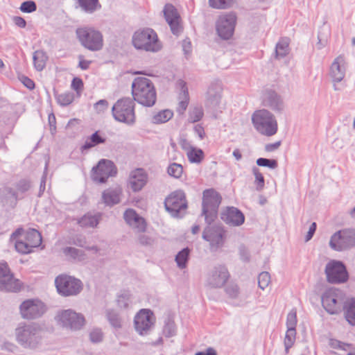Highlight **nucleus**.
<instances>
[{
    "instance_id": "obj_1",
    "label": "nucleus",
    "mask_w": 355,
    "mask_h": 355,
    "mask_svg": "<svg viewBox=\"0 0 355 355\" xmlns=\"http://www.w3.org/2000/svg\"><path fill=\"white\" fill-rule=\"evenodd\" d=\"M16 341L23 348L35 349L43 340L42 327L36 322L21 323L15 329Z\"/></svg>"
},
{
    "instance_id": "obj_2",
    "label": "nucleus",
    "mask_w": 355,
    "mask_h": 355,
    "mask_svg": "<svg viewBox=\"0 0 355 355\" xmlns=\"http://www.w3.org/2000/svg\"><path fill=\"white\" fill-rule=\"evenodd\" d=\"M133 101L146 106H153L157 100V93L153 82L145 77L135 78L132 83Z\"/></svg>"
},
{
    "instance_id": "obj_3",
    "label": "nucleus",
    "mask_w": 355,
    "mask_h": 355,
    "mask_svg": "<svg viewBox=\"0 0 355 355\" xmlns=\"http://www.w3.org/2000/svg\"><path fill=\"white\" fill-rule=\"evenodd\" d=\"M252 121L254 128L261 135L271 137L277 132L278 124L276 118L268 110L255 111L252 115Z\"/></svg>"
},
{
    "instance_id": "obj_4",
    "label": "nucleus",
    "mask_w": 355,
    "mask_h": 355,
    "mask_svg": "<svg viewBox=\"0 0 355 355\" xmlns=\"http://www.w3.org/2000/svg\"><path fill=\"white\" fill-rule=\"evenodd\" d=\"M23 233L24 230L18 228L12 234L11 239H16L15 246L17 252L21 254H28L33 251V248L41 244L42 236L37 230L31 229L24 233L23 239H17Z\"/></svg>"
},
{
    "instance_id": "obj_5",
    "label": "nucleus",
    "mask_w": 355,
    "mask_h": 355,
    "mask_svg": "<svg viewBox=\"0 0 355 355\" xmlns=\"http://www.w3.org/2000/svg\"><path fill=\"white\" fill-rule=\"evenodd\" d=\"M132 44L137 49L157 52L162 49L156 32L152 28L138 30L132 35Z\"/></svg>"
},
{
    "instance_id": "obj_6",
    "label": "nucleus",
    "mask_w": 355,
    "mask_h": 355,
    "mask_svg": "<svg viewBox=\"0 0 355 355\" xmlns=\"http://www.w3.org/2000/svg\"><path fill=\"white\" fill-rule=\"evenodd\" d=\"M76 37L80 44L91 51H98L103 47V34L97 29L90 26L78 28Z\"/></svg>"
},
{
    "instance_id": "obj_7",
    "label": "nucleus",
    "mask_w": 355,
    "mask_h": 355,
    "mask_svg": "<svg viewBox=\"0 0 355 355\" xmlns=\"http://www.w3.org/2000/svg\"><path fill=\"white\" fill-rule=\"evenodd\" d=\"M222 198L214 189H206L202 193V213L207 224L213 223L218 216Z\"/></svg>"
},
{
    "instance_id": "obj_8",
    "label": "nucleus",
    "mask_w": 355,
    "mask_h": 355,
    "mask_svg": "<svg viewBox=\"0 0 355 355\" xmlns=\"http://www.w3.org/2000/svg\"><path fill=\"white\" fill-rule=\"evenodd\" d=\"M135 105L130 98L119 99L112 108L113 117L117 121L133 125L135 122Z\"/></svg>"
},
{
    "instance_id": "obj_9",
    "label": "nucleus",
    "mask_w": 355,
    "mask_h": 355,
    "mask_svg": "<svg viewBox=\"0 0 355 355\" xmlns=\"http://www.w3.org/2000/svg\"><path fill=\"white\" fill-rule=\"evenodd\" d=\"M55 284L59 294L62 296H73L83 289L82 282L72 276L60 275L55 279Z\"/></svg>"
},
{
    "instance_id": "obj_10",
    "label": "nucleus",
    "mask_w": 355,
    "mask_h": 355,
    "mask_svg": "<svg viewBox=\"0 0 355 355\" xmlns=\"http://www.w3.org/2000/svg\"><path fill=\"white\" fill-rule=\"evenodd\" d=\"M207 224L202 232V238L209 242L211 251L222 248L225 241V230L220 225Z\"/></svg>"
},
{
    "instance_id": "obj_11",
    "label": "nucleus",
    "mask_w": 355,
    "mask_h": 355,
    "mask_svg": "<svg viewBox=\"0 0 355 355\" xmlns=\"http://www.w3.org/2000/svg\"><path fill=\"white\" fill-rule=\"evenodd\" d=\"M324 273L328 282L341 284L348 280L349 275L345 264L338 260H331L325 267Z\"/></svg>"
},
{
    "instance_id": "obj_12",
    "label": "nucleus",
    "mask_w": 355,
    "mask_h": 355,
    "mask_svg": "<svg viewBox=\"0 0 355 355\" xmlns=\"http://www.w3.org/2000/svg\"><path fill=\"white\" fill-rule=\"evenodd\" d=\"M164 206L173 217H179L182 211L187 209V200L182 190L172 192L164 200Z\"/></svg>"
},
{
    "instance_id": "obj_13",
    "label": "nucleus",
    "mask_w": 355,
    "mask_h": 355,
    "mask_svg": "<svg viewBox=\"0 0 355 355\" xmlns=\"http://www.w3.org/2000/svg\"><path fill=\"white\" fill-rule=\"evenodd\" d=\"M59 324L71 330H79L85 324V318L71 309L62 310L55 317Z\"/></svg>"
},
{
    "instance_id": "obj_14",
    "label": "nucleus",
    "mask_w": 355,
    "mask_h": 355,
    "mask_svg": "<svg viewBox=\"0 0 355 355\" xmlns=\"http://www.w3.org/2000/svg\"><path fill=\"white\" fill-rule=\"evenodd\" d=\"M116 174V169L114 163L107 159H101L96 166L93 167L92 178L98 183H105L109 177Z\"/></svg>"
},
{
    "instance_id": "obj_15",
    "label": "nucleus",
    "mask_w": 355,
    "mask_h": 355,
    "mask_svg": "<svg viewBox=\"0 0 355 355\" xmlns=\"http://www.w3.org/2000/svg\"><path fill=\"white\" fill-rule=\"evenodd\" d=\"M343 304L341 293L338 290H329L322 296V304L324 309L330 314H336Z\"/></svg>"
},
{
    "instance_id": "obj_16",
    "label": "nucleus",
    "mask_w": 355,
    "mask_h": 355,
    "mask_svg": "<svg viewBox=\"0 0 355 355\" xmlns=\"http://www.w3.org/2000/svg\"><path fill=\"white\" fill-rule=\"evenodd\" d=\"M20 289V282L14 278L7 263H0V291L17 292Z\"/></svg>"
},
{
    "instance_id": "obj_17",
    "label": "nucleus",
    "mask_w": 355,
    "mask_h": 355,
    "mask_svg": "<svg viewBox=\"0 0 355 355\" xmlns=\"http://www.w3.org/2000/svg\"><path fill=\"white\" fill-rule=\"evenodd\" d=\"M135 328L140 335H146L154 326L155 317L149 309H141L135 315Z\"/></svg>"
},
{
    "instance_id": "obj_18",
    "label": "nucleus",
    "mask_w": 355,
    "mask_h": 355,
    "mask_svg": "<svg viewBox=\"0 0 355 355\" xmlns=\"http://www.w3.org/2000/svg\"><path fill=\"white\" fill-rule=\"evenodd\" d=\"M20 313L24 319L33 320L41 317L45 312L44 304L35 300H27L19 307Z\"/></svg>"
},
{
    "instance_id": "obj_19",
    "label": "nucleus",
    "mask_w": 355,
    "mask_h": 355,
    "mask_svg": "<svg viewBox=\"0 0 355 355\" xmlns=\"http://www.w3.org/2000/svg\"><path fill=\"white\" fill-rule=\"evenodd\" d=\"M223 85L219 80H215L210 83L208 87L205 106L214 111H217L222 99Z\"/></svg>"
},
{
    "instance_id": "obj_20",
    "label": "nucleus",
    "mask_w": 355,
    "mask_h": 355,
    "mask_svg": "<svg viewBox=\"0 0 355 355\" xmlns=\"http://www.w3.org/2000/svg\"><path fill=\"white\" fill-rule=\"evenodd\" d=\"M236 17L233 13L222 15L216 22V31L223 40L230 39L234 33Z\"/></svg>"
},
{
    "instance_id": "obj_21",
    "label": "nucleus",
    "mask_w": 355,
    "mask_h": 355,
    "mask_svg": "<svg viewBox=\"0 0 355 355\" xmlns=\"http://www.w3.org/2000/svg\"><path fill=\"white\" fill-rule=\"evenodd\" d=\"M230 277L227 268L223 265H218L210 271L207 277V284L211 288H221Z\"/></svg>"
},
{
    "instance_id": "obj_22",
    "label": "nucleus",
    "mask_w": 355,
    "mask_h": 355,
    "mask_svg": "<svg viewBox=\"0 0 355 355\" xmlns=\"http://www.w3.org/2000/svg\"><path fill=\"white\" fill-rule=\"evenodd\" d=\"M164 18L168 24L173 34L179 35L182 31L180 17L177 9L171 3L166 4L163 10Z\"/></svg>"
},
{
    "instance_id": "obj_23",
    "label": "nucleus",
    "mask_w": 355,
    "mask_h": 355,
    "mask_svg": "<svg viewBox=\"0 0 355 355\" xmlns=\"http://www.w3.org/2000/svg\"><path fill=\"white\" fill-rule=\"evenodd\" d=\"M345 58L343 55L338 56L330 68V76L334 83V89L336 91L340 90L341 88L337 86L338 83H340L345 76Z\"/></svg>"
},
{
    "instance_id": "obj_24",
    "label": "nucleus",
    "mask_w": 355,
    "mask_h": 355,
    "mask_svg": "<svg viewBox=\"0 0 355 355\" xmlns=\"http://www.w3.org/2000/svg\"><path fill=\"white\" fill-rule=\"evenodd\" d=\"M262 103L264 106L279 113L283 112L285 107L282 96L272 89H266L264 92Z\"/></svg>"
},
{
    "instance_id": "obj_25",
    "label": "nucleus",
    "mask_w": 355,
    "mask_h": 355,
    "mask_svg": "<svg viewBox=\"0 0 355 355\" xmlns=\"http://www.w3.org/2000/svg\"><path fill=\"white\" fill-rule=\"evenodd\" d=\"M223 221L230 226H240L245 221L243 214L236 207H227L220 214Z\"/></svg>"
},
{
    "instance_id": "obj_26",
    "label": "nucleus",
    "mask_w": 355,
    "mask_h": 355,
    "mask_svg": "<svg viewBox=\"0 0 355 355\" xmlns=\"http://www.w3.org/2000/svg\"><path fill=\"white\" fill-rule=\"evenodd\" d=\"M148 182V175L142 168L131 172L128 179V185L134 192L141 191Z\"/></svg>"
},
{
    "instance_id": "obj_27",
    "label": "nucleus",
    "mask_w": 355,
    "mask_h": 355,
    "mask_svg": "<svg viewBox=\"0 0 355 355\" xmlns=\"http://www.w3.org/2000/svg\"><path fill=\"white\" fill-rule=\"evenodd\" d=\"M329 246L334 250L339 252L350 249L345 229L337 231L331 236Z\"/></svg>"
},
{
    "instance_id": "obj_28",
    "label": "nucleus",
    "mask_w": 355,
    "mask_h": 355,
    "mask_svg": "<svg viewBox=\"0 0 355 355\" xmlns=\"http://www.w3.org/2000/svg\"><path fill=\"white\" fill-rule=\"evenodd\" d=\"M122 193L121 188L108 189L102 193L103 203L109 207H112L120 202V196Z\"/></svg>"
},
{
    "instance_id": "obj_29",
    "label": "nucleus",
    "mask_w": 355,
    "mask_h": 355,
    "mask_svg": "<svg viewBox=\"0 0 355 355\" xmlns=\"http://www.w3.org/2000/svg\"><path fill=\"white\" fill-rule=\"evenodd\" d=\"M178 85L180 87L181 91L179 94L180 102L178 103V107H177V111L180 114H182L187 110L189 105V96L188 88L186 85V83L184 80H180L178 81Z\"/></svg>"
},
{
    "instance_id": "obj_30",
    "label": "nucleus",
    "mask_w": 355,
    "mask_h": 355,
    "mask_svg": "<svg viewBox=\"0 0 355 355\" xmlns=\"http://www.w3.org/2000/svg\"><path fill=\"white\" fill-rule=\"evenodd\" d=\"M76 3V8L87 14H92L101 8L98 0H77Z\"/></svg>"
},
{
    "instance_id": "obj_31",
    "label": "nucleus",
    "mask_w": 355,
    "mask_h": 355,
    "mask_svg": "<svg viewBox=\"0 0 355 355\" xmlns=\"http://www.w3.org/2000/svg\"><path fill=\"white\" fill-rule=\"evenodd\" d=\"M101 218V214L98 213L96 214L92 215L89 213L85 214L83 217H81L78 223L83 227H95L99 223V221Z\"/></svg>"
},
{
    "instance_id": "obj_32",
    "label": "nucleus",
    "mask_w": 355,
    "mask_h": 355,
    "mask_svg": "<svg viewBox=\"0 0 355 355\" xmlns=\"http://www.w3.org/2000/svg\"><path fill=\"white\" fill-rule=\"evenodd\" d=\"M289 50V39L281 38L276 44L275 58L278 60L284 58L288 54Z\"/></svg>"
},
{
    "instance_id": "obj_33",
    "label": "nucleus",
    "mask_w": 355,
    "mask_h": 355,
    "mask_svg": "<svg viewBox=\"0 0 355 355\" xmlns=\"http://www.w3.org/2000/svg\"><path fill=\"white\" fill-rule=\"evenodd\" d=\"M105 142V139L99 135L98 131H96L86 139L81 149L82 150H88L98 144H104Z\"/></svg>"
},
{
    "instance_id": "obj_34",
    "label": "nucleus",
    "mask_w": 355,
    "mask_h": 355,
    "mask_svg": "<svg viewBox=\"0 0 355 355\" xmlns=\"http://www.w3.org/2000/svg\"><path fill=\"white\" fill-rule=\"evenodd\" d=\"M33 59L35 68L41 71L46 66L48 57L43 51H36L33 53Z\"/></svg>"
},
{
    "instance_id": "obj_35",
    "label": "nucleus",
    "mask_w": 355,
    "mask_h": 355,
    "mask_svg": "<svg viewBox=\"0 0 355 355\" xmlns=\"http://www.w3.org/2000/svg\"><path fill=\"white\" fill-rule=\"evenodd\" d=\"M63 253L67 257H70L71 259L79 261H83L86 259V254L83 250L73 247L64 248L63 249Z\"/></svg>"
},
{
    "instance_id": "obj_36",
    "label": "nucleus",
    "mask_w": 355,
    "mask_h": 355,
    "mask_svg": "<svg viewBox=\"0 0 355 355\" xmlns=\"http://www.w3.org/2000/svg\"><path fill=\"white\" fill-rule=\"evenodd\" d=\"M106 317L113 328L119 329L122 327L121 319L115 311L112 309H107L106 311Z\"/></svg>"
},
{
    "instance_id": "obj_37",
    "label": "nucleus",
    "mask_w": 355,
    "mask_h": 355,
    "mask_svg": "<svg viewBox=\"0 0 355 355\" xmlns=\"http://www.w3.org/2000/svg\"><path fill=\"white\" fill-rule=\"evenodd\" d=\"M173 116L170 110H164L155 114L152 118V122L155 124L164 123L168 121Z\"/></svg>"
},
{
    "instance_id": "obj_38",
    "label": "nucleus",
    "mask_w": 355,
    "mask_h": 355,
    "mask_svg": "<svg viewBox=\"0 0 355 355\" xmlns=\"http://www.w3.org/2000/svg\"><path fill=\"white\" fill-rule=\"evenodd\" d=\"M190 250L185 248L180 251L175 257V261L180 269L185 268L189 260Z\"/></svg>"
},
{
    "instance_id": "obj_39",
    "label": "nucleus",
    "mask_w": 355,
    "mask_h": 355,
    "mask_svg": "<svg viewBox=\"0 0 355 355\" xmlns=\"http://www.w3.org/2000/svg\"><path fill=\"white\" fill-rule=\"evenodd\" d=\"M189 161L191 163H200L204 159V152L200 148L193 147L187 153Z\"/></svg>"
},
{
    "instance_id": "obj_40",
    "label": "nucleus",
    "mask_w": 355,
    "mask_h": 355,
    "mask_svg": "<svg viewBox=\"0 0 355 355\" xmlns=\"http://www.w3.org/2000/svg\"><path fill=\"white\" fill-rule=\"evenodd\" d=\"M296 329L288 328L287 329L284 344L285 347V352L286 354L289 352V349L293 347L295 341Z\"/></svg>"
},
{
    "instance_id": "obj_41",
    "label": "nucleus",
    "mask_w": 355,
    "mask_h": 355,
    "mask_svg": "<svg viewBox=\"0 0 355 355\" xmlns=\"http://www.w3.org/2000/svg\"><path fill=\"white\" fill-rule=\"evenodd\" d=\"M55 99L61 106H67L74 100V94L72 92H66L60 94H55Z\"/></svg>"
},
{
    "instance_id": "obj_42",
    "label": "nucleus",
    "mask_w": 355,
    "mask_h": 355,
    "mask_svg": "<svg viewBox=\"0 0 355 355\" xmlns=\"http://www.w3.org/2000/svg\"><path fill=\"white\" fill-rule=\"evenodd\" d=\"M345 316L350 324L355 325V300H352L345 307Z\"/></svg>"
},
{
    "instance_id": "obj_43",
    "label": "nucleus",
    "mask_w": 355,
    "mask_h": 355,
    "mask_svg": "<svg viewBox=\"0 0 355 355\" xmlns=\"http://www.w3.org/2000/svg\"><path fill=\"white\" fill-rule=\"evenodd\" d=\"M167 173L174 178H180L183 173V167L180 164L172 163L168 166Z\"/></svg>"
},
{
    "instance_id": "obj_44",
    "label": "nucleus",
    "mask_w": 355,
    "mask_h": 355,
    "mask_svg": "<svg viewBox=\"0 0 355 355\" xmlns=\"http://www.w3.org/2000/svg\"><path fill=\"white\" fill-rule=\"evenodd\" d=\"M203 110L201 107H195L189 113L188 121L190 123L199 121L203 116Z\"/></svg>"
},
{
    "instance_id": "obj_45",
    "label": "nucleus",
    "mask_w": 355,
    "mask_h": 355,
    "mask_svg": "<svg viewBox=\"0 0 355 355\" xmlns=\"http://www.w3.org/2000/svg\"><path fill=\"white\" fill-rule=\"evenodd\" d=\"M163 334L166 337L170 338L175 335L176 327L175 324L171 320H167L163 329Z\"/></svg>"
},
{
    "instance_id": "obj_46",
    "label": "nucleus",
    "mask_w": 355,
    "mask_h": 355,
    "mask_svg": "<svg viewBox=\"0 0 355 355\" xmlns=\"http://www.w3.org/2000/svg\"><path fill=\"white\" fill-rule=\"evenodd\" d=\"M209 6L216 9H226L231 6L232 0H209Z\"/></svg>"
},
{
    "instance_id": "obj_47",
    "label": "nucleus",
    "mask_w": 355,
    "mask_h": 355,
    "mask_svg": "<svg viewBox=\"0 0 355 355\" xmlns=\"http://www.w3.org/2000/svg\"><path fill=\"white\" fill-rule=\"evenodd\" d=\"M256 163L259 166L268 167L271 169H275L278 166L277 160L263 157L257 159Z\"/></svg>"
},
{
    "instance_id": "obj_48",
    "label": "nucleus",
    "mask_w": 355,
    "mask_h": 355,
    "mask_svg": "<svg viewBox=\"0 0 355 355\" xmlns=\"http://www.w3.org/2000/svg\"><path fill=\"white\" fill-rule=\"evenodd\" d=\"M270 282V275L268 272H261L258 277L259 287L264 290Z\"/></svg>"
},
{
    "instance_id": "obj_49",
    "label": "nucleus",
    "mask_w": 355,
    "mask_h": 355,
    "mask_svg": "<svg viewBox=\"0 0 355 355\" xmlns=\"http://www.w3.org/2000/svg\"><path fill=\"white\" fill-rule=\"evenodd\" d=\"M252 173L255 177V182L257 184V190L261 191L264 187V178L263 175L260 173L258 168L254 166L252 168Z\"/></svg>"
},
{
    "instance_id": "obj_50",
    "label": "nucleus",
    "mask_w": 355,
    "mask_h": 355,
    "mask_svg": "<svg viewBox=\"0 0 355 355\" xmlns=\"http://www.w3.org/2000/svg\"><path fill=\"white\" fill-rule=\"evenodd\" d=\"M139 243L143 246L151 247L155 243V239L147 234H139L137 237Z\"/></svg>"
},
{
    "instance_id": "obj_51",
    "label": "nucleus",
    "mask_w": 355,
    "mask_h": 355,
    "mask_svg": "<svg viewBox=\"0 0 355 355\" xmlns=\"http://www.w3.org/2000/svg\"><path fill=\"white\" fill-rule=\"evenodd\" d=\"M139 215L132 209H128L123 214L125 220L128 224L131 225L135 224L137 218Z\"/></svg>"
},
{
    "instance_id": "obj_52",
    "label": "nucleus",
    "mask_w": 355,
    "mask_h": 355,
    "mask_svg": "<svg viewBox=\"0 0 355 355\" xmlns=\"http://www.w3.org/2000/svg\"><path fill=\"white\" fill-rule=\"evenodd\" d=\"M297 312L295 309H292L288 314L286 318L287 329H295L297 325Z\"/></svg>"
},
{
    "instance_id": "obj_53",
    "label": "nucleus",
    "mask_w": 355,
    "mask_h": 355,
    "mask_svg": "<svg viewBox=\"0 0 355 355\" xmlns=\"http://www.w3.org/2000/svg\"><path fill=\"white\" fill-rule=\"evenodd\" d=\"M19 8L23 12L31 13L37 10V5L33 1H26L21 4Z\"/></svg>"
},
{
    "instance_id": "obj_54",
    "label": "nucleus",
    "mask_w": 355,
    "mask_h": 355,
    "mask_svg": "<svg viewBox=\"0 0 355 355\" xmlns=\"http://www.w3.org/2000/svg\"><path fill=\"white\" fill-rule=\"evenodd\" d=\"M117 305L121 309H128L130 303V295L128 293L121 294L116 300Z\"/></svg>"
},
{
    "instance_id": "obj_55",
    "label": "nucleus",
    "mask_w": 355,
    "mask_h": 355,
    "mask_svg": "<svg viewBox=\"0 0 355 355\" xmlns=\"http://www.w3.org/2000/svg\"><path fill=\"white\" fill-rule=\"evenodd\" d=\"M133 229L137 230L139 232H144L146 229V223L144 218L140 216L137 218L135 223L130 225Z\"/></svg>"
},
{
    "instance_id": "obj_56",
    "label": "nucleus",
    "mask_w": 355,
    "mask_h": 355,
    "mask_svg": "<svg viewBox=\"0 0 355 355\" xmlns=\"http://www.w3.org/2000/svg\"><path fill=\"white\" fill-rule=\"evenodd\" d=\"M108 102L107 100L102 99L94 105V107L97 113H103L108 109Z\"/></svg>"
},
{
    "instance_id": "obj_57",
    "label": "nucleus",
    "mask_w": 355,
    "mask_h": 355,
    "mask_svg": "<svg viewBox=\"0 0 355 355\" xmlns=\"http://www.w3.org/2000/svg\"><path fill=\"white\" fill-rule=\"evenodd\" d=\"M103 334L101 329H94L89 334L90 340L94 343H100L103 340Z\"/></svg>"
},
{
    "instance_id": "obj_58",
    "label": "nucleus",
    "mask_w": 355,
    "mask_h": 355,
    "mask_svg": "<svg viewBox=\"0 0 355 355\" xmlns=\"http://www.w3.org/2000/svg\"><path fill=\"white\" fill-rule=\"evenodd\" d=\"M226 293L232 298H236L239 293V288L236 284H229L225 288Z\"/></svg>"
},
{
    "instance_id": "obj_59",
    "label": "nucleus",
    "mask_w": 355,
    "mask_h": 355,
    "mask_svg": "<svg viewBox=\"0 0 355 355\" xmlns=\"http://www.w3.org/2000/svg\"><path fill=\"white\" fill-rule=\"evenodd\" d=\"M349 248L355 247V229H345Z\"/></svg>"
},
{
    "instance_id": "obj_60",
    "label": "nucleus",
    "mask_w": 355,
    "mask_h": 355,
    "mask_svg": "<svg viewBox=\"0 0 355 355\" xmlns=\"http://www.w3.org/2000/svg\"><path fill=\"white\" fill-rule=\"evenodd\" d=\"M71 88L77 93L81 92L83 89V82L80 78H73L71 82Z\"/></svg>"
},
{
    "instance_id": "obj_61",
    "label": "nucleus",
    "mask_w": 355,
    "mask_h": 355,
    "mask_svg": "<svg viewBox=\"0 0 355 355\" xmlns=\"http://www.w3.org/2000/svg\"><path fill=\"white\" fill-rule=\"evenodd\" d=\"M73 243L77 246L85 248L87 243L86 238L82 235H77L73 238Z\"/></svg>"
},
{
    "instance_id": "obj_62",
    "label": "nucleus",
    "mask_w": 355,
    "mask_h": 355,
    "mask_svg": "<svg viewBox=\"0 0 355 355\" xmlns=\"http://www.w3.org/2000/svg\"><path fill=\"white\" fill-rule=\"evenodd\" d=\"M21 83L24 84L25 87H26L29 89H33L35 88V83L28 77L22 76L20 78Z\"/></svg>"
},
{
    "instance_id": "obj_63",
    "label": "nucleus",
    "mask_w": 355,
    "mask_h": 355,
    "mask_svg": "<svg viewBox=\"0 0 355 355\" xmlns=\"http://www.w3.org/2000/svg\"><path fill=\"white\" fill-rule=\"evenodd\" d=\"M179 144L183 150L187 151V153L193 148L191 143L185 138H180Z\"/></svg>"
},
{
    "instance_id": "obj_64",
    "label": "nucleus",
    "mask_w": 355,
    "mask_h": 355,
    "mask_svg": "<svg viewBox=\"0 0 355 355\" xmlns=\"http://www.w3.org/2000/svg\"><path fill=\"white\" fill-rule=\"evenodd\" d=\"M31 184L28 181L22 180L17 184V188L19 191L25 192L29 189Z\"/></svg>"
}]
</instances>
